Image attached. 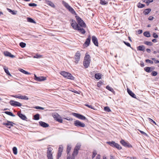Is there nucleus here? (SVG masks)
<instances>
[{"mask_svg":"<svg viewBox=\"0 0 159 159\" xmlns=\"http://www.w3.org/2000/svg\"><path fill=\"white\" fill-rule=\"evenodd\" d=\"M3 69H4V71L6 72V73L8 75L11 76V74L9 72V70H8V68L6 66H4L3 67Z\"/></svg>","mask_w":159,"mask_h":159,"instance_id":"nucleus-25","label":"nucleus"},{"mask_svg":"<svg viewBox=\"0 0 159 159\" xmlns=\"http://www.w3.org/2000/svg\"><path fill=\"white\" fill-rule=\"evenodd\" d=\"M35 108L37 109L43 110L44 109V108L39 106H36Z\"/></svg>","mask_w":159,"mask_h":159,"instance_id":"nucleus-55","label":"nucleus"},{"mask_svg":"<svg viewBox=\"0 0 159 159\" xmlns=\"http://www.w3.org/2000/svg\"><path fill=\"white\" fill-rule=\"evenodd\" d=\"M148 120L151 123H152V122L153 123H154L156 125V122L154 120H153L152 119H151L149 118H148Z\"/></svg>","mask_w":159,"mask_h":159,"instance_id":"nucleus-47","label":"nucleus"},{"mask_svg":"<svg viewBox=\"0 0 159 159\" xmlns=\"http://www.w3.org/2000/svg\"><path fill=\"white\" fill-rule=\"evenodd\" d=\"M137 6L139 8H142L144 7L145 5L140 3H139L138 4Z\"/></svg>","mask_w":159,"mask_h":159,"instance_id":"nucleus-40","label":"nucleus"},{"mask_svg":"<svg viewBox=\"0 0 159 159\" xmlns=\"http://www.w3.org/2000/svg\"><path fill=\"white\" fill-rule=\"evenodd\" d=\"M5 113L8 115L13 117H15V115L13 114L12 112L10 111H5Z\"/></svg>","mask_w":159,"mask_h":159,"instance_id":"nucleus-37","label":"nucleus"},{"mask_svg":"<svg viewBox=\"0 0 159 159\" xmlns=\"http://www.w3.org/2000/svg\"><path fill=\"white\" fill-rule=\"evenodd\" d=\"M22 99H23V100H28L29 99V98H28V97L25 95H24V96L22 95Z\"/></svg>","mask_w":159,"mask_h":159,"instance_id":"nucleus-49","label":"nucleus"},{"mask_svg":"<svg viewBox=\"0 0 159 159\" xmlns=\"http://www.w3.org/2000/svg\"><path fill=\"white\" fill-rule=\"evenodd\" d=\"M151 9H146L143 11V13L145 15L148 14L151 11Z\"/></svg>","mask_w":159,"mask_h":159,"instance_id":"nucleus-27","label":"nucleus"},{"mask_svg":"<svg viewBox=\"0 0 159 159\" xmlns=\"http://www.w3.org/2000/svg\"><path fill=\"white\" fill-rule=\"evenodd\" d=\"M139 131L142 134H144V135H147V134L145 133L144 132L142 131H141V130H139Z\"/></svg>","mask_w":159,"mask_h":159,"instance_id":"nucleus-61","label":"nucleus"},{"mask_svg":"<svg viewBox=\"0 0 159 159\" xmlns=\"http://www.w3.org/2000/svg\"><path fill=\"white\" fill-rule=\"evenodd\" d=\"M145 61L147 62H148L151 64H153V61L151 60H150L149 59H146L145 60Z\"/></svg>","mask_w":159,"mask_h":159,"instance_id":"nucleus-54","label":"nucleus"},{"mask_svg":"<svg viewBox=\"0 0 159 159\" xmlns=\"http://www.w3.org/2000/svg\"><path fill=\"white\" fill-rule=\"evenodd\" d=\"M45 2L49 6H50L52 7H55V5H54V3L51 1H48V0H45Z\"/></svg>","mask_w":159,"mask_h":159,"instance_id":"nucleus-19","label":"nucleus"},{"mask_svg":"<svg viewBox=\"0 0 159 159\" xmlns=\"http://www.w3.org/2000/svg\"><path fill=\"white\" fill-rule=\"evenodd\" d=\"M153 0H143V2L146 3L148 5L151 2H152Z\"/></svg>","mask_w":159,"mask_h":159,"instance_id":"nucleus-43","label":"nucleus"},{"mask_svg":"<svg viewBox=\"0 0 159 159\" xmlns=\"http://www.w3.org/2000/svg\"><path fill=\"white\" fill-rule=\"evenodd\" d=\"M104 110L106 111L109 112V108L108 107H104Z\"/></svg>","mask_w":159,"mask_h":159,"instance_id":"nucleus-52","label":"nucleus"},{"mask_svg":"<svg viewBox=\"0 0 159 159\" xmlns=\"http://www.w3.org/2000/svg\"><path fill=\"white\" fill-rule=\"evenodd\" d=\"M92 41L94 44L96 46H98V43L97 38L94 36H93L92 37Z\"/></svg>","mask_w":159,"mask_h":159,"instance_id":"nucleus-17","label":"nucleus"},{"mask_svg":"<svg viewBox=\"0 0 159 159\" xmlns=\"http://www.w3.org/2000/svg\"><path fill=\"white\" fill-rule=\"evenodd\" d=\"M100 3L102 5H107L108 4V1L107 0H100Z\"/></svg>","mask_w":159,"mask_h":159,"instance_id":"nucleus-24","label":"nucleus"},{"mask_svg":"<svg viewBox=\"0 0 159 159\" xmlns=\"http://www.w3.org/2000/svg\"><path fill=\"white\" fill-rule=\"evenodd\" d=\"M144 43L146 44L149 46H152V43L151 42L146 41Z\"/></svg>","mask_w":159,"mask_h":159,"instance_id":"nucleus-46","label":"nucleus"},{"mask_svg":"<svg viewBox=\"0 0 159 159\" xmlns=\"http://www.w3.org/2000/svg\"><path fill=\"white\" fill-rule=\"evenodd\" d=\"M144 70L146 71V72H150V67H146L144 68Z\"/></svg>","mask_w":159,"mask_h":159,"instance_id":"nucleus-45","label":"nucleus"},{"mask_svg":"<svg viewBox=\"0 0 159 159\" xmlns=\"http://www.w3.org/2000/svg\"><path fill=\"white\" fill-rule=\"evenodd\" d=\"M12 96L13 97H14L15 98H18L20 99H22V95H15Z\"/></svg>","mask_w":159,"mask_h":159,"instance_id":"nucleus-41","label":"nucleus"},{"mask_svg":"<svg viewBox=\"0 0 159 159\" xmlns=\"http://www.w3.org/2000/svg\"><path fill=\"white\" fill-rule=\"evenodd\" d=\"M140 66L142 67H143L144 66V63L143 62H141L140 63Z\"/></svg>","mask_w":159,"mask_h":159,"instance_id":"nucleus-63","label":"nucleus"},{"mask_svg":"<svg viewBox=\"0 0 159 159\" xmlns=\"http://www.w3.org/2000/svg\"><path fill=\"white\" fill-rule=\"evenodd\" d=\"M145 47L144 46L142 45L139 46L137 48V50L139 51H143L145 49Z\"/></svg>","mask_w":159,"mask_h":159,"instance_id":"nucleus-29","label":"nucleus"},{"mask_svg":"<svg viewBox=\"0 0 159 159\" xmlns=\"http://www.w3.org/2000/svg\"><path fill=\"white\" fill-rule=\"evenodd\" d=\"M90 61V56L87 53H86L83 61V65L85 68L88 67L89 65Z\"/></svg>","mask_w":159,"mask_h":159,"instance_id":"nucleus-1","label":"nucleus"},{"mask_svg":"<svg viewBox=\"0 0 159 159\" xmlns=\"http://www.w3.org/2000/svg\"><path fill=\"white\" fill-rule=\"evenodd\" d=\"M2 124L6 125L7 127L10 129L11 128V126H13L14 123L12 122L7 121V123H3Z\"/></svg>","mask_w":159,"mask_h":159,"instance_id":"nucleus-14","label":"nucleus"},{"mask_svg":"<svg viewBox=\"0 0 159 159\" xmlns=\"http://www.w3.org/2000/svg\"><path fill=\"white\" fill-rule=\"evenodd\" d=\"M97 152L96 151L94 150L93 151V155L92 156V158H94L95 156L97 154Z\"/></svg>","mask_w":159,"mask_h":159,"instance_id":"nucleus-48","label":"nucleus"},{"mask_svg":"<svg viewBox=\"0 0 159 159\" xmlns=\"http://www.w3.org/2000/svg\"><path fill=\"white\" fill-rule=\"evenodd\" d=\"M71 148V145L68 144L67 146V152L68 154L70 152V151Z\"/></svg>","mask_w":159,"mask_h":159,"instance_id":"nucleus-30","label":"nucleus"},{"mask_svg":"<svg viewBox=\"0 0 159 159\" xmlns=\"http://www.w3.org/2000/svg\"><path fill=\"white\" fill-rule=\"evenodd\" d=\"M96 159H100V156L98 155L96 157Z\"/></svg>","mask_w":159,"mask_h":159,"instance_id":"nucleus-64","label":"nucleus"},{"mask_svg":"<svg viewBox=\"0 0 159 159\" xmlns=\"http://www.w3.org/2000/svg\"><path fill=\"white\" fill-rule=\"evenodd\" d=\"M85 106L88 107L89 108H91L93 109H94V107L92 105H89L88 104H85Z\"/></svg>","mask_w":159,"mask_h":159,"instance_id":"nucleus-57","label":"nucleus"},{"mask_svg":"<svg viewBox=\"0 0 159 159\" xmlns=\"http://www.w3.org/2000/svg\"><path fill=\"white\" fill-rule=\"evenodd\" d=\"M74 125L77 127H84L85 126V124L81 122L79 120H76L74 121Z\"/></svg>","mask_w":159,"mask_h":159,"instance_id":"nucleus-8","label":"nucleus"},{"mask_svg":"<svg viewBox=\"0 0 159 159\" xmlns=\"http://www.w3.org/2000/svg\"><path fill=\"white\" fill-rule=\"evenodd\" d=\"M54 119L57 121L62 123V120L61 119V116L57 113H54L52 115Z\"/></svg>","mask_w":159,"mask_h":159,"instance_id":"nucleus-6","label":"nucleus"},{"mask_svg":"<svg viewBox=\"0 0 159 159\" xmlns=\"http://www.w3.org/2000/svg\"><path fill=\"white\" fill-rule=\"evenodd\" d=\"M71 25L73 28H74L75 30H77L78 28V27H80L78 26L76 22L73 20H72L71 21Z\"/></svg>","mask_w":159,"mask_h":159,"instance_id":"nucleus-13","label":"nucleus"},{"mask_svg":"<svg viewBox=\"0 0 159 159\" xmlns=\"http://www.w3.org/2000/svg\"><path fill=\"white\" fill-rule=\"evenodd\" d=\"M144 35L146 37H149L150 36V34L148 31H146L143 33Z\"/></svg>","mask_w":159,"mask_h":159,"instance_id":"nucleus-32","label":"nucleus"},{"mask_svg":"<svg viewBox=\"0 0 159 159\" xmlns=\"http://www.w3.org/2000/svg\"><path fill=\"white\" fill-rule=\"evenodd\" d=\"M124 43L127 46L131 47V45L128 42H127L125 41H123Z\"/></svg>","mask_w":159,"mask_h":159,"instance_id":"nucleus-51","label":"nucleus"},{"mask_svg":"<svg viewBox=\"0 0 159 159\" xmlns=\"http://www.w3.org/2000/svg\"><path fill=\"white\" fill-rule=\"evenodd\" d=\"M9 103L11 106L15 107H20L22 105L20 102L12 100H11Z\"/></svg>","mask_w":159,"mask_h":159,"instance_id":"nucleus-9","label":"nucleus"},{"mask_svg":"<svg viewBox=\"0 0 159 159\" xmlns=\"http://www.w3.org/2000/svg\"><path fill=\"white\" fill-rule=\"evenodd\" d=\"M34 79L38 81H41L46 80V78L44 76L37 77L35 74Z\"/></svg>","mask_w":159,"mask_h":159,"instance_id":"nucleus-10","label":"nucleus"},{"mask_svg":"<svg viewBox=\"0 0 159 159\" xmlns=\"http://www.w3.org/2000/svg\"><path fill=\"white\" fill-rule=\"evenodd\" d=\"M18 116L22 120H26L27 118L25 115H23L20 112H18L17 113Z\"/></svg>","mask_w":159,"mask_h":159,"instance_id":"nucleus-18","label":"nucleus"},{"mask_svg":"<svg viewBox=\"0 0 159 159\" xmlns=\"http://www.w3.org/2000/svg\"><path fill=\"white\" fill-rule=\"evenodd\" d=\"M19 70L20 72L23 73H24L25 74L30 75V73L25 71V70H24L23 69H22L20 68L19 69Z\"/></svg>","mask_w":159,"mask_h":159,"instance_id":"nucleus-26","label":"nucleus"},{"mask_svg":"<svg viewBox=\"0 0 159 159\" xmlns=\"http://www.w3.org/2000/svg\"><path fill=\"white\" fill-rule=\"evenodd\" d=\"M120 143L123 146L125 147H127L128 148L132 147V146L128 142H126L124 140L122 139L120 141Z\"/></svg>","mask_w":159,"mask_h":159,"instance_id":"nucleus-12","label":"nucleus"},{"mask_svg":"<svg viewBox=\"0 0 159 159\" xmlns=\"http://www.w3.org/2000/svg\"><path fill=\"white\" fill-rule=\"evenodd\" d=\"M29 6L30 7H34L37 6V4L34 3H30L29 4Z\"/></svg>","mask_w":159,"mask_h":159,"instance_id":"nucleus-53","label":"nucleus"},{"mask_svg":"<svg viewBox=\"0 0 159 159\" xmlns=\"http://www.w3.org/2000/svg\"><path fill=\"white\" fill-rule=\"evenodd\" d=\"M27 20L28 22L32 23H36V22L32 18L29 17H28L27 18Z\"/></svg>","mask_w":159,"mask_h":159,"instance_id":"nucleus-35","label":"nucleus"},{"mask_svg":"<svg viewBox=\"0 0 159 159\" xmlns=\"http://www.w3.org/2000/svg\"><path fill=\"white\" fill-rule=\"evenodd\" d=\"M153 36L154 38H157L158 37V35L155 33L153 34Z\"/></svg>","mask_w":159,"mask_h":159,"instance_id":"nucleus-56","label":"nucleus"},{"mask_svg":"<svg viewBox=\"0 0 159 159\" xmlns=\"http://www.w3.org/2000/svg\"><path fill=\"white\" fill-rule=\"evenodd\" d=\"M95 77L96 79L99 80L101 78V75L99 74H95Z\"/></svg>","mask_w":159,"mask_h":159,"instance_id":"nucleus-36","label":"nucleus"},{"mask_svg":"<svg viewBox=\"0 0 159 159\" xmlns=\"http://www.w3.org/2000/svg\"><path fill=\"white\" fill-rule=\"evenodd\" d=\"M110 146L116 148L119 150H120L122 148L121 146L119 144L114 141L110 142Z\"/></svg>","mask_w":159,"mask_h":159,"instance_id":"nucleus-7","label":"nucleus"},{"mask_svg":"<svg viewBox=\"0 0 159 159\" xmlns=\"http://www.w3.org/2000/svg\"><path fill=\"white\" fill-rule=\"evenodd\" d=\"M42 57V56L38 54H36L35 56H33L34 58H40Z\"/></svg>","mask_w":159,"mask_h":159,"instance_id":"nucleus-39","label":"nucleus"},{"mask_svg":"<svg viewBox=\"0 0 159 159\" xmlns=\"http://www.w3.org/2000/svg\"><path fill=\"white\" fill-rule=\"evenodd\" d=\"M155 68V67L154 66H151L150 67V72L154 70Z\"/></svg>","mask_w":159,"mask_h":159,"instance_id":"nucleus-60","label":"nucleus"},{"mask_svg":"<svg viewBox=\"0 0 159 159\" xmlns=\"http://www.w3.org/2000/svg\"><path fill=\"white\" fill-rule=\"evenodd\" d=\"M62 3L63 5L67 9L70 6L69 5L64 1L62 2Z\"/></svg>","mask_w":159,"mask_h":159,"instance_id":"nucleus-33","label":"nucleus"},{"mask_svg":"<svg viewBox=\"0 0 159 159\" xmlns=\"http://www.w3.org/2000/svg\"><path fill=\"white\" fill-rule=\"evenodd\" d=\"M102 82L100 81L98 82L97 84V85L98 87H100L101 86V85L102 83Z\"/></svg>","mask_w":159,"mask_h":159,"instance_id":"nucleus-58","label":"nucleus"},{"mask_svg":"<svg viewBox=\"0 0 159 159\" xmlns=\"http://www.w3.org/2000/svg\"><path fill=\"white\" fill-rule=\"evenodd\" d=\"M60 74L65 78L70 80H74V77L70 73L64 71H62L60 73Z\"/></svg>","mask_w":159,"mask_h":159,"instance_id":"nucleus-2","label":"nucleus"},{"mask_svg":"<svg viewBox=\"0 0 159 159\" xmlns=\"http://www.w3.org/2000/svg\"><path fill=\"white\" fill-rule=\"evenodd\" d=\"M4 54L7 57H9L11 58H14L15 57V56L12 54L11 53L7 51L4 52Z\"/></svg>","mask_w":159,"mask_h":159,"instance_id":"nucleus-20","label":"nucleus"},{"mask_svg":"<svg viewBox=\"0 0 159 159\" xmlns=\"http://www.w3.org/2000/svg\"><path fill=\"white\" fill-rule=\"evenodd\" d=\"M39 119V115L37 114L34 116V119L36 120H38Z\"/></svg>","mask_w":159,"mask_h":159,"instance_id":"nucleus-34","label":"nucleus"},{"mask_svg":"<svg viewBox=\"0 0 159 159\" xmlns=\"http://www.w3.org/2000/svg\"><path fill=\"white\" fill-rule=\"evenodd\" d=\"M153 19V17L150 16L148 18V20H152Z\"/></svg>","mask_w":159,"mask_h":159,"instance_id":"nucleus-62","label":"nucleus"},{"mask_svg":"<svg viewBox=\"0 0 159 159\" xmlns=\"http://www.w3.org/2000/svg\"><path fill=\"white\" fill-rule=\"evenodd\" d=\"M110 91L111 92L114 94H115V91H114V89L110 87Z\"/></svg>","mask_w":159,"mask_h":159,"instance_id":"nucleus-59","label":"nucleus"},{"mask_svg":"<svg viewBox=\"0 0 159 159\" xmlns=\"http://www.w3.org/2000/svg\"><path fill=\"white\" fill-rule=\"evenodd\" d=\"M72 14L76 15V13L74 9L70 6L67 9Z\"/></svg>","mask_w":159,"mask_h":159,"instance_id":"nucleus-23","label":"nucleus"},{"mask_svg":"<svg viewBox=\"0 0 159 159\" xmlns=\"http://www.w3.org/2000/svg\"><path fill=\"white\" fill-rule=\"evenodd\" d=\"M39 123L41 126L44 128L47 127L49 126L48 124L42 121H39Z\"/></svg>","mask_w":159,"mask_h":159,"instance_id":"nucleus-22","label":"nucleus"},{"mask_svg":"<svg viewBox=\"0 0 159 159\" xmlns=\"http://www.w3.org/2000/svg\"><path fill=\"white\" fill-rule=\"evenodd\" d=\"M80 146H81L80 145L77 144L76 145L75 147V149H76L78 151L80 149Z\"/></svg>","mask_w":159,"mask_h":159,"instance_id":"nucleus-44","label":"nucleus"},{"mask_svg":"<svg viewBox=\"0 0 159 159\" xmlns=\"http://www.w3.org/2000/svg\"><path fill=\"white\" fill-rule=\"evenodd\" d=\"M91 39V36H89L88 38L86 39V41L84 44L83 46L84 47H87L89 45Z\"/></svg>","mask_w":159,"mask_h":159,"instance_id":"nucleus-15","label":"nucleus"},{"mask_svg":"<svg viewBox=\"0 0 159 159\" xmlns=\"http://www.w3.org/2000/svg\"><path fill=\"white\" fill-rule=\"evenodd\" d=\"M52 149L51 147L48 148L47 151V156L48 159H53L52 150Z\"/></svg>","mask_w":159,"mask_h":159,"instance_id":"nucleus-5","label":"nucleus"},{"mask_svg":"<svg viewBox=\"0 0 159 159\" xmlns=\"http://www.w3.org/2000/svg\"><path fill=\"white\" fill-rule=\"evenodd\" d=\"M127 90L128 93L130 96L134 98H136V96L129 89H127Z\"/></svg>","mask_w":159,"mask_h":159,"instance_id":"nucleus-21","label":"nucleus"},{"mask_svg":"<svg viewBox=\"0 0 159 159\" xmlns=\"http://www.w3.org/2000/svg\"><path fill=\"white\" fill-rule=\"evenodd\" d=\"M78 151L76 149H74V151L72 155V157H75V156H76L77 155L78 153Z\"/></svg>","mask_w":159,"mask_h":159,"instance_id":"nucleus-31","label":"nucleus"},{"mask_svg":"<svg viewBox=\"0 0 159 159\" xmlns=\"http://www.w3.org/2000/svg\"><path fill=\"white\" fill-rule=\"evenodd\" d=\"M75 17L78 24L81 27H86V25L85 23L80 17L77 16H76Z\"/></svg>","mask_w":159,"mask_h":159,"instance_id":"nucleus-3","label":"nucleus"},{"mask_svg":"<svg viewBox=\"0 0 159 159\" xmlns=\"http://www.w3.org/2000/svg\"><path fill=\"white\" fill-rule=\"evenodd\" d=\"M73 115L80 119L84 120L86 119L84 116L79 114L74 113H73Z\"/></svg>","mask_w":159,"mask_h":159,"instance_id":"nucleus-11","label":"nucleus"},{"mask_svg":"<svg viewBox=\"0 0 159 159\" xmlns=\"http://www.w3.org/2000/svg\"><path fill=\"white\" fill-rule=\"evenodd\" d=\"M81 54L80 52L78 51L75 53L74 56L75 61L74 62L75 64H77L80 60Z\"/></svg>","mask_w":159,"mask_h":159,"instance_id":"nucleus-4","label":"nucleus"},{"mask_svg":"<svg viewBox=\"0 0 159 159\" xmlns=\"http://www.w3.org/2000/svg\"><path fill=\"white\" fill-rule=\"evenodd\" d=\"M20 46L22 48H25L26 45L25 43L23 42H21L19 44Z\"/></svg>","mask_w":159,"mask_h":159,"instance_id":"nucleus-42","label":"nucleus"},{"mask_svg":"<svg viewBox=\"0 0 159 159\" xmlns=\"http://www.w3.org/2000/svg\"><path fill=\"white\" fill-rule=\"evenodd\" d=\"M13 151L14 154L16 155L17 153V148L16 147H14L13 148Z\"/></svg>","mask_w":159,"mask_h":159,"instance_id":"nucleus-38","label":"nucleus"},{"mask_svg":"<svg viewBox=\"0 0 159 159\" xmlns=\"http://www.w3.org/2000/svg\"><path fill=\"white\" fill-rule=\"evenodd\" d=\"M157 72L155 71H152L151 73L152 75L153 76H156L157 75Z\"/></svg>","mask_w":159,"mask_h":159,"instance_id":"nucleus-50","label":"nucleus"},{"mask_svg":"<svg viewBox=\"0 0 159 159\" xmlns=\"http://www.w3.org/2000/svg\"><path fill=\"white\" fill-rule=\"evenodd\" d=\"M77 30L80 31V32L82 34H84L85 33V31L84 30L80 27H78V28Z\"/></svg>","mask_w":159,"mask_h":159,"instance_id":"nucleus-28","label":"nucleus"},{"mask_svg":"<svg viewBox=\"0 0 159 159\" xmlns=\"http://www.w3.org/2000/svg\"><path fill=\"white\" fill-rule=\"evenodd\" d=\"M62 150L63 147L62 145H60L59 148L57 159H59V157L61 156Z\"/></svg>","mask_w":159,"mask_h":159,"instance_id":"nucleus-16","label":"nucleus"}]
</instances>
